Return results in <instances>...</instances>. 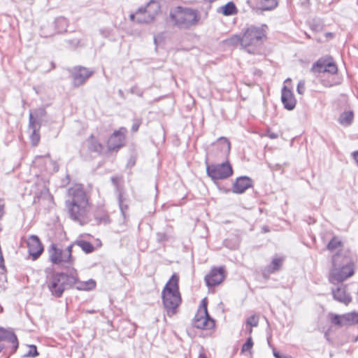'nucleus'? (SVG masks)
Here are the masks:
<instances>
[{
    "instance_id": "obj_1",
    "label": "nucleus",
    "mask_w": 358,
    "mask_h": 358,
    "mask_svg": "<svg viewBox=\"0 0 358 358\" xmlns=\"http://www.w3.org/2000/svg\"><path fill=\"white\" fill-rule=\"evenodd\" d=\"M46 284L51 294L55 297H61L66 289L76 285L80 290H91L96 287V282L92 279L80 282L77 271L72 268L70 273L57 272L48 277Z\"/></svg>"
},
{
    "instance_id": "obj_7",
    "label": "nucleus",
    "mask_w": 358,
    "mask_h": 358,
    "mask_svg": "<svg viewBox=\"0 0 358 358\" xmlns=\"http://www.w3.org/2000/svg\"><path fill=\"white\" fill-rule=\"evenodd\" d=\"M73 245H70L66 248L58 247L56 244L52 243L48 249L49 257L51 262L54 264H67L66 267L72 265L74 259L72 256V248Z\"/></svg>"
},
{
    "instance_id": "obj_37",
    "label": "nucleus",
    "mask_w": 358,
    "mask_h": 358,
    "mask_svg": "<svg viewBox=\"0 0 358 358\" xmlns=\"http://www.w3.org/2000/svg\"><path fill=\"white\" fill-rule=\"evenodd\" d=\"M253 346V341L251 337H248L245 343L243 345L241 352H245L252 349Z\"/></svg>"
},
{
    "instance_id": "obj_16",
    "label": "nucleus",
    "mask_w": 358,
    "mask_h": 358,
    "mask_svg": "<svg viewBox=\"0 0 358 358\" xmlns=\"http://www.w3.org/2000/svg\"><path fill=\"white\" fill-rule=\"evenodd\" d=\"M92 74L93 71L83 66L75 67L73 71V85L79 87L83 85Z\"/></svg>"
},
{
    "instance_id": "obj_43",
    "label": "nucleus",
    "mask_w": 358,
    "mask_h": 358,
    "mask_svg": "<svg viewBox=\"0 0 358 358\" xmlns=\"http://www.w3.org/2000/svg\"><path fill=\"white\" fill-rule=\"evenodd\" d=\"M140 124H141V122H139V121L135 122L132 124V127H131L132 131L136 132L138 130V129H139Z\"/></svg>"
},
{
    "instance_id": "obj_45",
    "label": "nucleus",
    "mask_w": 358,
    "mask_h": 358,
    "mask_svg": "<svg viewBox=\"0 0 358 358\" xmlns=\"http://www.w3.org/2000/svg\"><path fill=\"white\" fill-rule=\"evenodd\" d=\"M3 208H4V206L0 204V219H1V217L3 215V213H4Z\"/></svg>"
},
{
    "instance_id": "obj_20",
    "label": "nucleus",
    "mask_w": 358,
    "mask_h": 358,
    "mask_svg": "<svg viewBox=\"0 0 358 358\" xmlns=\"http://www.w3.org/2000/svg\"><path fill=\"white\" fill-rule=\"evenodd\" d=\"M252 186V180L248 176H240L233 185L232 191L236 194H243Z\"/></svg>"
},
{
    "instance_id": "obj_17",
    "label": "nucleus",
    "mask_w": 358,
    "mask_h": 358,
    "mask_svg": "<svg viewBox=\"0 0 358 358\" xmlns=\"http://www.w3.org/2000/svg\"><path fill=\"white\" fill-rule=\"evenodd\" d=\"M27 248L29 255L33 259H36L43 252V247L39 239L36 235H31L27 240Z\"/></svg>"
},
{
    "instance_id": "obj_3",
    "label": "nucleus",
    "mask_w": 358,
    "mask_h": 358,
    "mask_svg": "<svg viewBox=\"0 0 358 358\" xmlns=\"http://www.w3.org/2000/svg\"><path fill=\"white\" fill-rule=\"evenodd\" d=\"M69 194L71 201H66L69 215L71 220L80 225H85L90 221L88 216V199L85 192L79 187L71 189Z\"/></svg>"
},
{
    "instance_id": "obj_34",
    "label": "nucleus",
    "mask_w": 358,
    "mask_h": 358,
    "mask_svg": "<svg viewBox=\"0 0 358 358\" xmlns=\"http://www.w3.org/2000/svg\"><path fill=\"white\" fill-rule=\"evenodd\" d=\"M28 351L22 356L23 357H36L38 355L37 348L35 345H28Z\"/></svg>"
},
{
    "instance_id": "obj_55",
    "label": "nucleus",
    "mask_w": 358,
    "mask_h": 358,
    "mask_svg": "<svg viewBox=\"0 0 358 358\" xmlns=\"http://www.w3.org/2000/svg\"><path fill=\"white\" fill-rule=\"evenodd\" d=\"M88 312H89L90 313H94L95 311L92 310H89Z\"/></svg>"
},
{
    "instance_id": "obj_21",
    "label": "nucleus",
    "mask_w": 358,
    "mask_h": 358,
    "mask_svg": "<svg viewBox=\"0 0 358 358\" xmlns=\"http://www.w3.org/2000/svg\"><path fill=\"white\" fill-rule=\"evenodd\" d=\"M40 127L41 124L36 122L31 113H29V128L32 130L31 134L30 135V139L31 144L34 146H36L40 141Z\"/></svg>"
},
{
    "instance_id": "obj_12",
    "label": "nucleus",
    "mask_w": 358,
    "mask_h": 358,
    "mask_svg": "<svg viewBox=\"0 0 358 358\" xmlns=\"http://www.w3.org/2000/svg\"><path fill=\"white\" fill-rule=\"evenodd\" d=\"M0 343L4 345V349L10 348V353H14L18 348V341L16 335L11 330L0 327Z\"/></svg>"
},
{
    "instance_id": "obj_13",
    "label": "nucleus",
    "mask_w": 358,
    "mask_h": 358,
    "mask_svg": "<svg viewBox=\"0 0 358 358\" xmlns=\"http://www.w3.org/2000/svg\"><path fill=\"white\" fill-rule=\"evenodd\" d=\"M127 129L120 127L117 131H115L109 137L107 146L109 151H117L124 146L125 142V134Z\"/></svg>"
},
{
    "instance_id": "obj_15",
    "label": "nucleus",
    "mask_w": 358,
    "mask_h": 358,
    "mask_svg": "<svg viewBox=\"0 0 358 358\" xmlns=\"http://www.w3.org/2000/svg\"><path fill=\"white\" fill-rule=\"evenodd\" d=\"M224 268L222 266L213 268L206 275L205 281L208 287H214L220 284L224 279Z\"/></svg>"
},
{
    "instance_id": "obj_2",
    "label": "nucleus",
    "mask_w": 358,
    "mask_h": 358,
    "mask_svg": "<svg viewBox=\"0 0 358 358\" xmlns=\"http://www.w3.org/2000/svg\"><path fill=\"white\" fill-rule=\"evenodd\" d=\"M331 264L328 276L329 282L331 284L341 283L355 273V264L348 250L336 252L331 257Z\"/></svg>"
},
{
    "instance_id": "obj_25",
    "label": "nucleus",
    "mask_w": 358,
    "mask_h": 358,
    "mask_svg": "<svg viewBox=\"0 0 358 358\" xmlns=\"http://www.w3.org/2000/svg\"><path fill=\"white\" fill-rule=\"evenodd\" d=\"M327 249L330 252H334L336 250H338L337 252H339L341 250H344L343 243L339 237L334 236L328 243Z\"/></svg>"
},
{
    "instance_id": "obj_33",
    "label": "nucleus",
    "mask_w": 358,
    "mask_h": 358,
    "mask_svg": "<svg viewBox=\"0 0 358 358\" xmlns=\"http://www.w3.org/2000/svg\"><path fill=\"white\" fill-rule=\"evenodd\" d=\"M225 43L229 45H237L238 44H241L242 46V37L238 35H234L229 38L225 41Z\"/></svg>"
},
{
    "instance_id": "obj_41",
    "label": "nucleus",
    "mask_w": 358,
    "mask_h": 358,
    "mask_svg": "<svg viewBox=\"0 0 358 358\" xmlns=\"http://www.w3.org/2000/svg\"><path fill=\"white\" fill-rule=\"evenodd\" d=\"M68 43L72 47H78L80 45V41L78 38L68 41Z\"/></svg>"
},
{
    "instance_id": "obj_57",
    "label": "nucleus",
    "mask_w": 358,
    "mask_h": 358,
    "mask_svg": "<svg viewBox=\"0 0 358 358\" xmlns=\"http://www.w3.org/2000/svg\"><path fill=\"white\" fill-rule=\"evenodd\" d=\"M7 358H8V357H7Z\"/></svg>"
},
{
    "instance_id": "obj_40",
    "label": "nucleus",
    "mask_w": 358,
    "mask_h": 358,
    "mask_svg": "<svg viewBox=\"0 0 358 358\" xmlns=\"http://www.w3.org/2000/svg\"><path fill=\"white\" fill-rule=\"evenodd\" d=\"M129 91L131 94H136L138 96H143V92L136 85H134L132 87H131Z\"/></svg>"
},
{
    "instance_id": "obj_26",
    "label": "nucleus",
    "mask_w": 358,
    "mask_h": 358,
    "mask_svg": "<svg viewBox=\"0 0 358 358\" xmlns=\"http://www.w3.org/2000/svg\"><path fill=\"white\" fill-rule=\"evenodd\" d=\"M354 120V113L351 110L348 111H344L341 114V115L338 117V122L344 126V127H348L350 126Z\"/></svg>"
},
{
    "instance_id": "obj_54",
    "label": "nucleus",
    "mask_w": 358,
    "mask_h": 358,
    "mask_svg": "<svg viewBox=\"0 0 358 358\" xmlns=\"http://www.w3.org/2000/svg\"><path fill=\"white\" fill-rule=\"evenodd\" d=\"M275 137H276V136L275 134L271 135V138H275Z\"/></svg>"
},
{
    "instance_id": "obj_52",
    "label": "nucleus",
    "mask_w": 358,
    "mask_h": 358,
    "mask_svg": "<svg viewBox=\"0 0 358 358\" xmlns=\"http://www.w3.org/2000/svg\"><path fill=\"white\" fill-rule=\"evenodd\" d=\"M199 358H206V357L204 354H200Z\"/></svg>"
},
{
    "instance_id": "obj_49",
    "label": "nucleus",
    "mask_w": 358,
    "mask_h": 358,
    "mask_svg": "<svg viewBox=\"0 0 358 358\" xmlns=\"http://www.w3.org/2000/svg\"><path fill=\"white\" fill-rule=\"evenodd\" d=\"M41 35L42 36H43V37H48V34H46L44 32V30H43V29H42V30H41Z\"/></svg>"
},
{
    "instance_id": "obj_44",
    "label": "nucleus",
    "mask_w": 358,
    "mask_h": 358,
    "mask_svg": "<svg viewBox=\"0 0 358 358\" xmlns=\"http://www.w3.org/2000/svg\"><path fill=\"white\" fill-rule=\"evenodd\" d=\"M273 354L275 358H282L280 354L278 352H277L275 349H273Z\"/></svg>"
},
{
    "instance_id": "obj_30",
    "label": "nucleus",
    "mask_w": 358,
    "mask_h": 358,
    "mask_svg": "<svg viewBox=\"0 0 358 358\" xmlns=\"http://www.w3.org/2000/svg\"><path fill=\"white\" fill-rule=\"evenodd\" d=\"M220 9L222 10L223 15L226 16L231 15L236 12V7L231 1H229L224 6H222Z\"/></svg>"
},
{
    "instance_id": "obj_22",
    "label": "nucleus",
    "mask_w": 358,
    "mask_h": 358,
    "mask_svg": "<svg viewBox=\"0 0 358 358\" xmlns=\"http://www.w3.org/2000/svg\"><path fill=\"white\" fill-rule=\"evenodd\" d=\"M283 262V258L275 257L271 264L265 266L262 270V275L264 278L268 279L271 274L280 269Z\"/></svg>"
},
{
    "instance_id": "obj_5",
    "label": "nucleus",
    "mask_w": 358,
    "mask_h": 358,
    "mask_svg": "<svg viewBox=\"0 0 358 358\" xmlns=\"http://www.w3.org/2000/svg\"><path fill=\"white\" fill-rule=\"evenodd\" d=\"M169 17L175 26L180 29H188L198 23L200 13L192 8L177 6L171 10Z\"/></svg>"
},
{
    "instance_id": "obj_9",
    "label": "nucleus",
    "mask_w": 358,
    "mask_h": 358,
    "mask_svg": "<svg viewBox=\"0 0 358 358\" xmlns=\"http://www.w3.org/2000/svg\"><path fill=\"white\" fill-rule=\"evenodd\" d=\"M160 8L159 2L153 0L148 2L145 7H140L138 9V23L148 24L153 22L159 13Z\"/></svg>"
},
{
    "instance_id": "obj_51",
    "label": "nucleus",
    "mask_w": 358,
    "mask_h": 358,
    "mask_svg": "<svg viewBox=\"0 0 358 358\" xmlns=\"http://www.w3.org/2000/svg\"><path fill=\"white\" fill-rule=\"evenodd\" d=\"M4 349V345L0 343V352Z\"/></svg>"
},
{
    "instance_id": "obj_48",
    "label": "nucleus",
    "mask_w": 358,
    "mask_h": 358,
    "mask_svg": "<svg viewBox=\"0 0 358 358\" xmlns=\"http://www.w3.org/2000/svg\"><path fill=\"white\" fill-rule=\"evenodd\" d=\"M118 94L120 95V96H121L122 98L124 97V92L122 90H118Z\"/></svg>"
},
{
    "instance_id": "obj_14",
    "label": "nucleus",
    "mask_w": 358,
    "mask_h": 358,
    "mask_svg": "<svg viewBox=\"0 0 358 358\" xmlns=\"http://www.w3.org/2000/svg\"><path fill=\"white\" fill-rule=\"evenodd\" d=\"M312 70L317 73L336 74L338 71L336 64L330 57L318 59L313 66Z\"/></svg>"
},
{
    "instance_id": "obj_19",
    "label": "nucleus",
    "mask_w": 358,
    "mask_h": 358,
    "mask_svg": "<svg viewBox=\"0 0 358 358\" xmlns=\"http://www.w3.org/2000/svg\"><path fill=\"white\" fill-rule=\"evenodd\" d=\"M281 101L285 107L288 110H293L296 103L293 92L291 90L284 86L281 92Z\"/></svg>"
},
{
    "instance_id": "obj_8",
    "label": "nucleus",
    "mask_w": 358,
    "mask_h": 358,
    "mask_svg": "<svg viewBox=\"0 0 358 358\" xmlns=\"http://www.w3.org/2000/svg\"><path fill=\"white\" fill-rule=\"evenodd\" d=\"M206 164L207 175L214 181L228 178L233 174V169L229 162L210 165L206 162Z\"/></svg>"
},
{
    "instance_id": "obj_50",
    "label": "nucleus",
    "mask_w": 358,
    "mask_h": 358,
    "mask_svg": "<svg viewBox=\"0 0 358 358\" xmlns=\"http://www.w3.org/2000/svg\"><path fill=\"white\" fill-rule=\"evenodd\" d=\"M53 164H54V171H57L59 170L58 166L56 164L55 162H54Z\"/></svg>"
},
{
    "instance_id": "obj_28",
    "label": "nucleus",
    "mask_w": 358,
    "mask_h": 358,
    "mask_svg": "<svg viewBox=\"0 0 358 358\" xmlns=\"http://www.w3.org/2000/svg\"><path fill=\"white\" fill-rule=\"evenodd\" d=\"M277 5V0H260L258 3L259 8L262 10H273Z\"/></svg>"
},
{
    "instance_id": "obj_27",
    "label": "nucleus",
    "mask_w": 358,
    "mask_h": 358,
    "mask_svg": "<svg viewBox=\"0 0 358 358\" xmlns=\"http://www.w3.org/2000/svg\"><path fill=\"white\" fill-rule=\"evenodd\" d=\"M215 145L220 147V151L223 155H227L229 154L231 150V144L227 138H219L217 139V143Z\"/></svg>"
},
{
    "instance_id": "obj_4",
    "label": "nucleus",
    "mask_w": 358,
    "mask_h": 358,
    "mask_svg": "<svg viewBox=\"0 0 358 358\" xmlns=\"http://www.w3.org/2000/svg\"><path fill=\"white\" fill-rule=\"evenodd\" d=\"M162 299L168 316L171 317L175 315L181 303L179 277L176 273H173L166 283L162 292Z\"/></svg>"
},
{
    "instance_id": "obj_38",
    "label": "nucleus",
    "mask_w": 358,
    "mask_h": 358,
    "mask_svg": "<svg viewBox=\"0 0 358 358\" xmlns=\"http://www.w3.org/2000/svg\"><path fill=\"white\" fill-rule=\"evenodd\" d=\"M259 323V319L255 315L249 317L246 320V326L257 327Z\"/></svg>"
},
{
    "instance_id": "obj_18",
    "label": "nucleus",
    "mask_w": 358,
    "mask_h": 358,
    "mask_svg": "<svg viewBox=\"0 0 358 358\" xmlns=\"http://www.w3.org/2000/svg\"><path fill=\"white\" fill-rule=\"evenodd\" d=\"M346 289L347 285L343 284H341L336 289H332L331 293L334 299L345 305H348L351 302L352 298L350 295L347 293Z\"/></svg>"
},
{
    "instance_id": "obj_10",
    "label": "nucleus",
    "mask_w": 358,
    "mask_h": 358,
    "mask_svg": "<svg viewBox=\"0 0 358 358\" xmlns=\"http://www.w3.org/2000/svg\"><path fill=\"white\" fill-rule=\"evenodd\" d=\"M328 317L331 323L338 327H344L358 324V313L352 311L342 315L330 313Z\"/></svg>"
},
{
    "instance_id": "obj_42",
    "label": "nucleus",
    "mask_w": 358,
    "mask_h": 358,
    "mask_svg": "<svg viewBox=\"0 0 358 358\" xmlns=\"http://www.w3.org/2000/svg\"><path fill=\"white\" fill-rule=\"evenodd\" d=\"M138 17H139V15H138V10L136 11L135 13H132L129 16L130 20L131 21H136L138 23Z\"/></svg>"
},
{
    "instance_id": "obj_39",
    "label": "nucleus",
    "mask_w": 358,
    "mask_h": 358,
    "mask_svg": "<svg viewBox=\"0 0 358 358\" xmlns=\"http://www.w3.org/2000/svg\"><path fill=\"white\" fill-rule=\"evenodd\" d=\"M305 82L303 80H300L298 83L296 91L299 94H303L305 92Z\"/></svg>"
},
{
    "instance_id": "obj_6",
    "label": "nucleus",
    "mask_w": 358,
    "mask_h": 358,
    "mask_svg": "<svg viewBox=\"0 0 358 358\" xmlns=\"http://www.w3.org/2000/svg\"><path fill=\"white\" fill-rule=\"evenodd\" d=\"M266 25L248 27L242 36V47L250 54H256L266 37Z\"/></svg>"
},
{
    "instance_id": "obj_29",
    "label": "nucleus",
    "mask_w": 358,
    "mask_h": 358,
    "mask_svg": "<svg viewBox=\"0 0 358 358\" xmlns=\"http://www.w3.org/2000/svg\"><path fill=\"white\" fill-rule=\"evenodd\" d=\"M68 26L67 20L65 17H59L55 21V27L58 33L66 31Z\"/></svg>"
},
{
    "instance_id": "obj_11",
    "label": "nucleus",
    "mask_w": 358,
    "mask_h": 358,
    "mask_svg": "<svg viewBox=\"0 0 358 358\" xmlns=\"http://www.w3.org/2000/svg\"><path fill=\"white\" fill-rule=\"evenodd\" d=\"M203 310H199L192 320V325L200 329H210L215 326L214 320L208 313L205 299L202 301Z\"/></svg>"
},
{
    "instance_id": "obj_31",
    "label": "nucleus",
    "mask_w": 358,
    "mask_h": 358,
    "mask_svg": "<svg viewBox=\"0 0 358 358\" xmlns=\"http://www.w3.org/2000/svg\"><path fill=\"white\" fill-rule=\"evenodd\" d=\"M76 245H78L85 253H91L94 251V245L89 241H78L76 242Z\"/></svg>"
},
{
    "instance_id": "obj_56",
    "label": "nucleus",
    "mask_w": 358,
    "mask_h": 358,
    "mask_svg": "<svg viewBox=\"0 0 358 358\" xmlns=\"http://www.w3.org/2000/svg\"><path fill=\"white\" fill-rule=\"evenodd\" d=\"M285 358H292V357H285Z\"/></svg>"
},
{
    "instance_id": "obj_35",
    "label": "nucleus",
    "mask_w": 358,
    "mask_h": 358,
    "mask_svg": "<svg viewBox=\"0 0 358 358\" xmlns=\"http://www.w3.org/2000/svg\"><path fill=\"white\" fill-rule=\"evenodd\" d=\"M37 122L40 123L39 121H41L43 117L45 116L46 111L44 108H40L34 110V113H31Z\"/></svg>"
},
{
    "instance_id": "obj_36",
    "label": "nucleus",
    "mask_w": 358,
    "mask_h": 358,
    "mask_svg": "<svg viewBox=\"0 0 358 358\" xmlns=\"http://www.w3.org/2000/svg\"><path fill=\"white\" fill-rule=\"evenodd\" d=\"M156 236H157V238H156L157 241L159 243H163L164 242H166L171 238V236L168 234V232H162V231L157 232L156 234Z\"/></svg>"
},
{
    "instance_id": "obj_24",
    "label": "nucleus",
    "mask_w": 358,
    "mask_h": 358,
    "mask_svg": "<svg viewBox=\"0 0 358 358\" xmlns=\"http://www.w3.org/2000/svg\"><path fill=\"white\" fill-rule=\"evenodd\" d=\"M94 218L98 224H108L110 222V217L107 213L103 209H98L94 213Z\"/></svg>"
},
{
    "instance_id": "obj_32",
    "label": "nucleus",
    "mask_w": 358,
    "mask_h": 358,
    "mask_svg": "<svg viewBox=\"0 0 358 358\" xmlns=\"http://www.w3.org/2000/svg\"><path fill=\"white\" fill-rule=\"evenodd\" d=\"M118 203L120 211L124 218H126V212L128 210V204L124 203V199L123 198L122 192L118 194Z\"/></svg>"
},
{
    "instance_id": "obj_53",
    "label": "nucleus",
    "mask_w": 358,
    "mask_h": 358,
    "mask_svg": "<svg viewBox=\"0 0 358 358\" xmlns=\"http://www.w3.org/2000/svg\"><path fill=\"white\" fill-rule=\"evenodd\" d=\"M111 180H112V181H113V183H116V180H115V178H112V179H111Z\"/></svg>"
},
{
    "instance_id": "obj_23",
    "label": "nucleus",
    "mask_w": 358,
    "mask_h": 358,
    "mask_svg": "<svg viewBox=\"0 0 358 358\" xmlns=\"http://www.w3.org/2000/svg\"><path fill=\"white\" fill-rule=\"evenodd\" d=\"M88 150L92 152L100 155L103 149V145L99 142L98 138L94 135H91L87 139Z\"/></svg>"
},
{
    "instance_id": "obj_47",
    "label": "nucleus",
    "mask_w": 358,
    "mask_h": 358,
    "mask_svg": "<svg viewBox=\"0 0 358 358\" xmlns=\"http://www.w3.org/2000/svg\"><path fill=\"white\" fill-rule=\"evenodd\" d=\"M356 330L357 331V335L352 338L353 342H357L358 341V328H356Z\"/></svg>"
},
{
    "instance_id": "obj_46",
    "label": "nucleus",
    "mask_w": 358,
    "mask_h": 358,
    "mask_svg": "<svg viewBox=\"0 0 358 358\" xmlns=\"http://www.w3.org/2000/svg\"><path fill=\"white\" fill-rule=\"evenodd\" d=\"M252 327L246 326V329L249 334H252Z\"/></svg>"
}]
</instances>
